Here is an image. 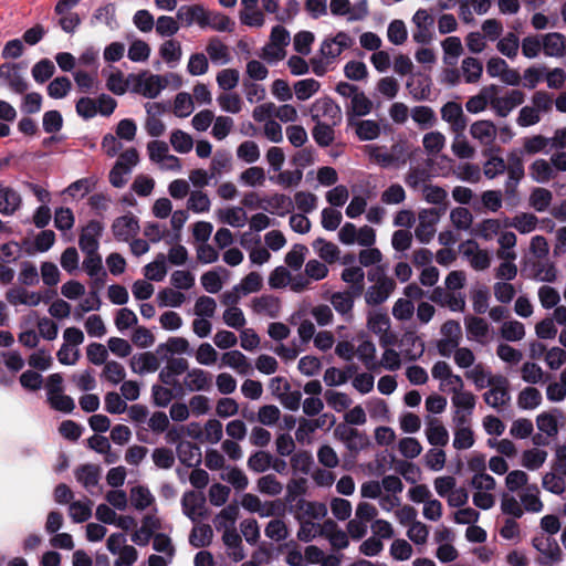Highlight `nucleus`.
<instances>
[{"label": "nucleus", "mask_w": 566, "mask_h": 566, "mask_svg": "<svg viewBox=\"0 0 566 566\" xmlns=\"http://www.w3.org/2000/svg\"><path fill=\"white\" fill-rule=\"evenodd\" d=\"M472 502L480 510L489 511L496 503V481L491 474L472 475L470 480Z\"/></svg>", "instance_id": "nucleus-1"}, {"label": "nucleus", "mask_w": 566, "mask_h": 566, "mask_svg": "<svg viewBox=\"0 0 566 566\" xmlns=\"http://www.w3.org/2000/svg\"><path fill=\"white\" fill-rule=\"evenodd\" d=\"M368 280L375 283L365 293V300L369 305L384 303L396 286L395 281L385 274L381 266L370 270L368 272Z\"/></svg>", "instance_id": "nucleus-2"}, {"label": "nucleus", "mask_w": 566, "mask_h": 566, "mask_svg": "<svg viewBox=\"0 0 566 566\" xmlns=\"http://www.w3.org/2000/svg\"><path fill=\"white\" fill-rule=\"evenodd\" d=\"M132 92L146 98H156L168 85V78L164 75L142 72L129 74Z\"/></svg>", "instance_id": "nucleus-3"}, {"label": "nucleus", "mask_w": 566, "mask_h": 566, "mask_svg": "<svg viewBox=\"0 0 566 566\" xmlns=\"http://www.w3.org/2000/svg\"><path fill=\"white\" fill-rule=\"evenodd\" d=\"M465 378L479 389H506L507 380L500 374H493L489 366L478 363L464 373Z\"/></svg>", "instance_id": "nucleus-4"}, {"label": "nucleus", "mask_w": 566, "mask_h": 566, "mask_svg": "<svg viewBox=\"0 0 566 566\" xmlns=\"http://www.w3.org/2000/svg\"><path fill=\"white\" fill-rule=\"evenodd\" d=\"M367 328L379 339L381 347L394 346L397 343V335L390 331V319L381 312H369L367 315Z\"/></svg>", "instance_id": "nucleus-5"}, {"label": "nucleus", "mask_w": 566, "mask_h": 566, "mask_svg": "<svg viewBox=\"0 0 566 566\" xmlns=\"http://www.w3.org/2000/svg\"><path fill=\"white\" fill-rule=\"evenodd\" d=\"M524 101V92L520 90H511L502 96H497L495 93H492V96H490V106L497 116L506 117L514 108L522 105Z\"/></svg>", "instance_id": "nucleus-6"}, {"label": "nucleus", "mask_w": 566, "mask_h": 566, "mask_svg": "<svg viewBox=\"0 0 566 566\" xmlns=\"http://www.w3.org/2000/svg\"><path fill=\"white\" fill-rule=\"evenodd\" d=\"M419 222L415 229V235L421 243H429L434 234L440 220V212L437 209H423L418 216Z\"/></svg>", "instance_id": "nucleus-7"}, {"label": "nucleus", "mask_w": 566, "mask_h": 566, "mask_svg": "<svg viewBox=\"0 0 566 566\" xmlns=\"http://www.w3.org/2000/svg\"><path fill=\"white\" fill-rule=\"evenodd\" d=\"M357 340L358 344L356 346L355 357L368 370H377L379 368V364L375 343L364 332L357 335Z\"/></svg>", "instance_id": "nucleus-8"}, {"label": "nucleus", "mask_w": 566, "mask_h": 566, "mask_svg": "<svg viewBox=\"0 0 566 566\" xmlns=\"http://www.w3.org/2000/svg\"><path fill=\"white\" fill-rule=\"evenodd\" d=\"M441 118L449 125L450 130L457 135L463 134L468 125L463 108L457 102H448L441 107Z\"/></svg>", "instance_id": "nucleus-9"}, {"label": "nucleus", "mask_w": 566, "mask_h": 566, "mask_svg": "<svg viewBox=\"0 0 566 566\" xmlns=\"http://www.w3.org/2000/svg\"><path fill=\"white\" fill-rule=\"evenodd\" d=\"M461 252L475 271H484L491 264L490 253L481 249L473 240L463 242L461 244Z\"/></svg>", "instance_id": "nucleus-10"}, {"label": "nucleus", "mask_w": 566, "mask_h": 566, "mask_svg": "<svg viewBox=\"0 0 566 566\" xmlns=\"http://www.w3.org/2000/svg\"><path fill=\"white\" fill-rule=\"evenodd\" d=\"M312 118L318 123L326 119L325 123L337 124L342 118L340 108L331 98H318L311 107Z\"/></svg>", "instance_id": "nucleus-11"}, {"label": "nucleus", "mask_w": 566, "mask_h": 566, "mask_svg": "<svg viewBox=\"0 0 566 566\" xmlns=\"http://www.w3.org/2000/svg\"><path fill=\"white\" fill-rule=\"evenodd\" d=\"M412 23L417 30L412 33L415 42L427 44L432 40V27L434 19L426 9H419L412 17Z\"/></svg>", "instance_id": "nucleus-12"}, {"label": "nucleus", "mask_w": 566, "mask_h": 566, "mask_svg": "<svg viewBox=\"0 0 566 566\" xmlns=\"http://www.w3.org/2000/svg\"><path fill=\"white\" fill-rule=\"evenodd\" d=\"M188 369V361L185 358H169L159 371V379L166 386H179L180 378Z\"/></svg>", "instance_id": "nucleus-13"}, {"label": "nucleus", "mask_w": 566, "mask_h": 566, "mask_svg": "<svg viewBox=\"0 0 566 566\" xmlns=\"http://www.w3.org/2000/svg\"><path fill=\"white\" fill-rule=\"evenodd\" d=\"M252 312L262 317L277 318L281 315V301L271 294H263L251 301Z\"/></svg>", "instance_id": "nucleus-14"}, {"label": "nucleus", "mask_w": 566, "mask_h": 566, "mask_svg": "<svg viewBox=\"0 0 566 566\" xmlns=\"http://www.w3.org/2000/svg\"><path fill=\"white\" fill-rule=\"evenodd\" d=\"M139 231L138 219L133 213L118 217L112 224V232L116 240L127 242Z\"/></svg>", "instance_id": "nucleus-15"}, {"label": "nucleus", "mask_w": 566, "mask_h": 566, "mask_svg": "<svg viewBox=\"0 0 566 566\" xmlns=\"http://www.w3.org/2000/svg\"><path fill=\"white\" fill-rule=\"evenodd\" d=\"M103 232V226L99 221H90L81 231L78 245L83 253L98 251L99 238Z\"/></svg>", "instance_id": "nucleus-16"}, {"label": "nucleus", "mask_w": 566, "mask_h": 566, "mask_svg": "<svg viewBox=\"0 0 566 566\" xmlns=\"http://www.w3.org/2000/svg\"><path fill=\"white\" fill-rule=\"evenodd\" d=\"M146 108V120H145V129L151 137H159L161 136L165 130L166 126L160 119V116L165 112V107L156 102H148L145 104Z\"/></svg>", "instance_id": "nucleus-17"}, {"label": "nucleus", "mask_w": 566, "mask_h": 566, "mask_svg": "<svg viewBox=\"0 0 566 566\" xmlns=\"http://www.w3.org/2000/svg\"><path fill=\"white\" fill-rule=\"evenodd\" d=\"M205 496L195 491H188L182 495V513L192 522H198L205 515Z\"/></svg>", "instance_id": "nucleus-18"}, {"label": "nucleus", "mask_w": 566, "mask_h": 566, "mask_svg": "<svg viewBox=\"0 0 566 566\" xmlns=\"http://www.w3.org/2000/svg\"><path fill=\"white\" fill-rule=\"evenodd\" d=\"M470 135L481 146L491 147L496 139L497 128L493 122L481 119L471 124Z\"/></svg>", "instance_id": "nucleus-19"}, {"label": "nucleus", "mask_w": 566, "mask_h": 566, "mask_svg": "<svg viewBox=\"0 0 566 566\" xmlns=\"http://www.w3.org/2000/svg\"><path fill=\"white\" fill-rule=\"evenodd\" d=\"M334 433L348 450L354 452L364 449L368 443L367 438L363 433L348 424L337 426Z\"/></svg>", "instance_id": "nucleus-20"}, {"label": "nucleus", "mask_w": 566, "mask_h": 566, "mask_svg": "<svg viewBox=\"0 0 566 566\" xmlns=\"http://www.w3.org/2000/svg\"><path fill=\"white\" fill-rule=\"evenodd\" d=\"M353 39L346 32H338L334 38L326 39L321 45V53L326 60H335L342 52L348 49Z\"/></svg>", "instance_id": "nucleus-21"}, {"label": "nucleus", "mask_w": 566, "mask_h": 566, "mask_svg": "<svg viewBox=\"0 0 566 566\" xmlns=\"http://www.w3.org/2000/svg\"><path fill=\"white\" fill-rule=\"evenodd\" d=\"M157 355L163 359L174 358V355H190L192 353L189 342L185 337H169L156 348Z\"/></svg>", "instance_id": "nucleus-22"}, {"label": "nucleus", "mask_w": 566, "mask_h": 566, "mask_svg": "<svg viewBox=\"0 0 566 566\" xmlns=\"http://www.w3.org/2000/svg\"><path fill=\"white\" fill-rule=\"evenodd\" d=\"M432 377L440 381L441 387L448 389H462L463 380L459 375L453 374L450 365L446 361H438L431 370Z\"/></svg>", "instance_id": "nucleus-23"}, {"label": "nucleus", "mask_w": 566, "mask_h": 566, "mask_svg": "<svg viewBox=\"0 0 566 566\" xmlns=\"http://www.w3.org/2000/svg\"><path fill=\"white\" fill-rule=\"evenodd\" d=\"M534 547L541 553L542 564L553 565L559 563L563 558V552L556 541L548 537H541L534 539Z\"/></svg>", "instance_id": "nucleus-24"}, {"label": "nucleus", "mask_w": 566, "mask_h": 566, "mask_svg": "<svg viewBox=\"0 0 566 566\" xmlns=\"http://www.w3.org/2000/svg\"><path fill=\"white\" fill-rule=\"evenodd\" d=\"M6 298L12 306L25 305L33 307L40 304L42 295L21 286H13L7 291Z\"/></svg>", "instance_id": "nucleus-25"}, {"label": "nucleus", "mask_w": 566, "mask_h": 566, "mask_svg": "<svg viewBox=\"0 0 566 566\" xmlns=\"http://www.w3.org/2000/svg\"><path fill=\"white\" fill-rule=\"evenodd\" d=\"M263 211L284 217L293 210V200L284 193H273L263 197Z\"/></svg>", "instance_id": "nucleus-26"}, {"label": "nucleus", "mask_w": 566, "mask_h": 566, "mask_svg": "<svg viewBox=\"0 0 566 566\" xmlns=\"http://www.w3.org/2000/svg\"><path fill=\"white\" fill-rule=\"evenodd\" d=\"M539 226V219L531 212H518L513 218L504 219V228H514L521 234H528Z\"/></svg>", "instance_id": "nucleus-27"}, {"label": "nucleus", "mask_w": 566, "mask_h": 566, "mask_svg": "<svg viewBox=\"0 0 566 566\" xmlns=\"http://www.w3.org/2000/svg\"><path fill=\"white\" fill-rule=\"evenodd\" d=\"M424 434L428 442L437 448H442L447 446L449 441L448 430L437 418H427Z\"/></svg>", "instance_id": "nucleus-28"}, {"label": "nucleus", "mask_w": 566, "mask_h": 566, "mask_svg": "<svg viewBox=\"0 0 566 566\" xmlns=\"http://www.w3.org/2000/svg\"><path fill=\"white\" fill-rule=\"evenodd\" d=\"M468 339L485 344L489 339L490 325L484 318L469 316L464 319Z\"/></svg>", "instance_id": "nucleus-29"}, {"label": "nucleus", "mask_w": 566, "mask_h": 566, "mask_svg": "<svg viewBox=\"0 0 566 566\" xmlns=\"http://www.w3.org/2000/svg\"><path fill=\"white\" fill-rule=\"evenodd\" d=\"M206 8L202 4H185L177 10L176 18L185 27L197 24L203 29Z\"/></svg>", "instance_id": "nucleus-30"}, {"label": "nucleus", "mask_w": 566, "mask_h": 566, "mask_svg": "<svg viewBox=\"0 0 566 566\" xmlns=\"http://www.w3.org/2000/svg\"><path fill=\"white\" fill-rule=\"evenodd\" d=\"M216 217L220 223L232 228H243L248 222V214L242 207H226L216 211Z\"/></svg>", "instance_id": "nucleus-31"}, {"label": "nucleus", "mask_w": 566, "mask_h": 566, "mask_svg": "<svg viewBox=\"0 0 566 566\" xmlns=\"http://www.w3.org/2000/svg\"><path fill=\"white\" fill-rule=\"evenodd\" d=\"M541 492L536 484L527 485L518 492V497L524 509V513H541L544 510V503L539 496Z\"/></svg>", "instance_id": "nucleus-32"}, {"label": "nucleus", "mask_w": 566, "mask_h": 566, "mask_svg": "<svg viewBox=\"0 0 566 566\" xmlns=\"http://www.w3.org/2000/svg\"><path fill=\"white\" fill-rule=\"evenodd\" d=\"M399 347L403 357L410 360L419 358L424 352L423 340L412 332L402 335Z\"/></svg>", "instance_id": "nucleus-33"}, {"label": "nucleus", "mask_w": 566, "mask_h": 566, "mask_svg": "<svg viewBox=\"0 0 566 566\" xmlns=\"http://www.w3.org/2000/svg\"><path fill=\"white\" fill-rule=\"evenodd\" d=\"M239 516V507L237 505L230 504L222 509L214 517L213 524L217 531L222 532V534L237 532L235 522Z\"/></svg>", "instance_id": "nucleus-34"}, {"label": "nucleus", "mask_w": 566, "mask_h": 566, "mask_svg": "<svg viewBox=\"0 0 566 566\" xmlns=\"http://www.w3.org/2000/svg\"><path fill=\"white\" fill-rule=\"evenodd\" d=\"M543 52L546 56L562 57L565 54L566 39L559 32L541 35Z\"/></svg>", "instance_id": "nucleus-35"}, {"label": "nucleus", "mask_w": 566, "mask_h": 566, "mask_svg": "<svg viewBox=\"0 0 566 566\" xmlns=\"http://www.w3.org/2000/svg\"><path fill=\"white\" fill-rule=\"evenodd\" d=\"M133 373L138 375L154 373L159 367L158 358L150 352L134 355L129 360Z\"/></svg>", "instance_id": "nucleus-36"}, {"label": "nucleus", "mask_w": 566, "mask_h": 566, "mask_svg": "<svg viewBox=\"0 0 566 566\" xmlns=\"http://www.w3.org/2000/svg\"><path fill=\"white\" fill-rule=\"evenodd\" d=\"M0 80L7 82L9 87L15 93H23L28 88V84L20 75L17 65L4 63L0 65Z\"/></svg>", "instance_id": "nucleus-37"}, {"label": "nucleus", "mask_w": 566, "mask_h": 566, "mask_svg": "<svg viewBox=\"0 0 566 566\" xmlns=\"http://www.w3.org/2000/svg\"><path fill=\"white\" fill-rule=\"evenodd\" d=\"M531 178L538 184H547L556 177L551 159L538 158L528 167Z\"/></svg>", "instance_id": "nucleus-38"}, {"label": "nucleus", "mask_w": 566, "mask_h": 566, "mask_svg": "<svg viewBox=\"0 0 566 566\" xmlns=\"http://www.w3.org/2000/svg\"><path fill=\"white\" fill-rule=\"evenodd\" d=\"M124 398L117 391H108L105 397L106 410L111 413H122L126 410V401L136 400L139 391H123Z\"/></svg>", "instance_id": "nucleus-39"}, {"label": "nucleus", "mask_w": 566, "mask_h": 566, "mask_svg": "<svg viewBox=\"0 0 566 566\" xmlns=\"http://www.w3.org/2000/svg\"><path fill=\"white\" fill-rule=\"evenodd\" d=\"M76 480L91 493L97 492L99 481V470L97 467L86 464L78 468L75 472Z\"/></svg>", "instance_id": "nucleus-40"}, {"label": "nucleus", "mask_w": 566, "mask_h": 566, "mask_svg": "<svg viewBox=\"0 0 566 566\" xmlns=\"http://www.w3.org/2000/svg\"><path fill=\"white\" fill-rule=\"evenodd\" d=\"M91 24H105L109 30H116L118 22L116 20V7L114 3H107L97 8L92 18Z\"/></svg>", "instance_id": "nucleus-41"}, {"label": "nucleus", "mask_w": 566, "mask_h": 566, "mask_svg": "<svg viewBox=\"0 0 566 566\" xmlns=\"http://www.w3.org/2000/svg\"><path fill=\"white\" fill-rule=\"evenodd\" d=\"M233 25V21L226 14L206 9L203 29L211 28L218 32H230Z\"/></svg>", "instance_id": "nucleus-42"}, {"label": "nucleus", "mask_w": 566, "mask_h": 566, "mask_svg": "<svg viewBox=\"0 0 566 566\" xmlns=\"http://www.w3.org/2000/svg\"><path fill=\"white\" fill-rule=\"evenodd\" d=\"M177 457L187 467H195L201 462L200 448L189 441L177 444Z\"/></svg>", "instance_id": "nucleus-43"}, {"label": "nucleus", "mask_w": 566, "mask_h": 566, "mask_svg": "<svg viewBox=\"0 0 566 566\" xmlns=\"http://www.w3.org/2000/svg\"><path fill=\"white\" fill-rule=\"evenodd\" d=\"M517 243V237L512 231H502L497 235L499 249L496 251L497 259H516L517 254L514 250Z\"/></svg>", "instance_id": "nucleus-44"}, {"label": "nucleus", "mask_w": 566, "mask_h": 566, "mask_svg": "<svg viewBox=\"0 0 566 566\" xmlns=\"http://www.w3.org/2000/svg\"><path fill=\"white\" fill-rule=\"evenodd\" d=\"M206 50L213 64L224 65L231 60L229 48L218 38L210 39Z\"/></svg>", "instance_id": "nucleus-45"}, {"label": "nucleus", "mask_w": 566, "mask_h": 566, "mask_svg": "<svg viewBox=\"0 0 566 566\" xmlns=\"http://www.w3.org/2000/svg\"><path fill=\"white\" fill-rule=\"evenodd\" d=\"M227 275L228 271L224 268L208 271L201 275V285L209 293H218L222 289Z\"/></svg>", "instance_id": "nucleus-46"}, {"label": "nucleus", "mask_w": 566, "mask_h": 566, "mask_svg": "<svg viewBox=\"0 0 566 566\" xmlns=\"http://www.w3.org/2000/svg\"><path fill=\"white\" fill-rule=\"evenodd\" d=\"M505 171H507L509 175L505 184L506 190H513L524 176V167L516 153L509 155V165H506Z\"/></svg>", "instance_id": "nucleus-47"}, {"label": "nucleus", "mask_w": 566, "mask_h": 566, "mask_svg": "<svg viewBox=\"0 0 566 566\" xmlns=\"http://www.w3.org/2000/svg\"><path fill=\"white\" fill-rule=\"evenodd\" d=\"M156 300L159 307H180L187 297L175 287H165L157 293Z\"/></svg>", "instance_id": "nucleus-48"}, {"label": "nucleus", "mask_w": 566, "mask_h": 566, "mask_svg": "<svg viewBox=\"0 0 566 566\" xmlns=\"http://www.w3.org/2000/svg\"><path fill=\"white\" fill-rule=\"evenodd\" d=\"M504 227V220L500 219H485L479 222L474 229V234L485 241H491L497 237Z\"/></svg>", "instance_id": "nucleus-49"}, {"label": "nucleus", "mask_w": 566, "mask_h": 566, "mask_svg": "<svg viewBox=\"0 0 566 566\" xmlns=\"http://www.w3.org/2000/svg\"><path fill=\"white\" fill-rule=\"evenodd\" d=\"M21 205L20 195L11 188L0 187V213L10 216Z\"/></svg>", "instance_id": "nucleus-50"}, {"label": "nucleus", "mask_w": 566, "mask_h": 566, "mask_svg": "<svg viewBox=\"0 0 566 566\" xmlns=\"http://www.w3.org/2000/svg\"><path fill=\"white\" fill-rule=\"evenodd\" d=\"M221 365L245 375L250 370L247 357L239 350H230L221 356Z\"/></svg>", "instance_id": "nucleus-51"}, {"label": "nucleus", "mask_w": 566, "mask_h": 566, "mask_svg": "<svg viewBox=\"0 0 566 566\" xmlns=\"http://www.w3.org/2000/svg\"><path fill=\"white\" fill-rule=\"evenodd\" d=\"M443 50V61L446 64L454 65L463 52V46L460 38L448 36L441 43Z\"/></svg>", "instance_id": "nucleus-52"}, {"label": "nucleus", "mask_w": 566, "mask_h": 566, "mask_svg": "<svg viewBox=\"0 0 566 566\" xmlns=\"http://www.w3.org/2000/svg\"><path fill=\"white\" fill-rule=\"evenodd\" d=\"M532 279L537 282L554 283L557 280V270L549 261H538L533 265Z\"/></svg>", "instance_id": "nucleus-53"}, {"label": "nucleus", "mask_w": 566, "mask_h": 566, "mask_svg": "<svg viewBox=\"0 0 566 566\" xmlns=\"http://www.w3.org/2000/svg\"><path fill=\"white\" fill-rule=\"evenodd\" d=\"M222 541L227 547V554L233 562H240L245 557L242 541L238 532L222 534Z\"/></svg>", "instance_id": "nucleus-54"}, {"label": "nucleus", "mask_w": 566, "mask_h": 566, "mask_svg": "<svg viewBox=\"0 0 566 566\" xmlns=\"http://www.w3.org/2000/svg\"><path fill=\"white\" fill-rule=\"evenodd\" d=\"M496 87L491 85L481 91L480 94L474 95L465 103V108L471 114H478L483 112L488 105H490V96L495 93Z\"/></svg>", "instance_id": "nucleus-55"}, {"label": "nucleus", "mask_w": 566, "mask_h": 566, "mask_svg": "<svg viewBox=\"0 0 566 566\" xmlns=\"http://www.w3.org/2000/svg\"><path fill=\"white\" fill-rule=\"evenodd\" d=\"M132 87L129 75L126 77L119 70L113 71L106 77V87L115 95H124Z\"/></svg>", "instance_id": "nucleus-56"}, {"label": "nucleus", "mask_w": 566, "mask_h": 566, "mask_svg": "<svg viewBox=\"0 0 566 566\" xmlns=\"http://www.w3.org/2000/svg\"><path fill=\"white\" fill-rule=\"evenodd\" d=\"M101 376L109 385L117 386L124 381L126 377V370L120 363L116 360H109L104 365Z\"/></svg>", "instance_id": "nucleus-57"}, {"label": "nucleus", "mask_w": 566, "mask_h": 566, "mask_svg": "<svg viewBox=\"0 0 566 566\" xmlns=\"http://www.w3.org/2000/svg\"><path fill=\"white\" fill-rule=\"evenodd\" d=\"M283 489V483L274 474L262 475L256 481V490L268 496H277Z\"/></svg>", "instance_id": "nucleus-58"}, {"label": "nucleus", "mask_w": 566, "mask_h": 566, "mask_svg": "<svg viewBox=\"0 0 566 566\" xmlns=\"http://www.w3.org/2000/svg\"><path fill=\"white\" fill-rule=\"evenodd\" d=\"M211 377L209 373L193 368L184 376L185 389H205L210 385Z\"/></svg>", "instance_id": "nucleus-59"}, {"label": "nucleus", "mask_w": 566, "mask_h": 566, "mask_svg": "<svg viewBox=\"0 0 566 566\" xmlns=\"http://www.w3.org/2000/svg\"><path fill=\"white\" fill-rule=\"evenodd\" d=\"M167 274V264L165 254H158L157 258L144 268V275L149 281L161 282Z\"/></svg>", "instance_id": "nucleus-60"}, {"label": "nucleus", "mask_w": 566, "mask_h": 566, "mask_svg": "<svg viewBox=\"0 0 566 566\" xmlns=\"http://www.w3.org/2000/svg\"><path fill=\"white\" fill-rule=\"evenodd\" d=\"M553 200V193L545 188H535L530 195L528 205L537 212H544L548 209Z\"/></svg>", "instance_id": "nucleus-61"}, {"label": "nucleus", "mask_w": 566, "mask_h": 566, "mask_svg": "<svg viewBox=\"0 0 566 566\" xmlns=\"http://www.w3.org/2000/svg\"><path fill=\"white\" fill-rule=\"evenodd\" d=\"M547 452L545 450L533 448L525 450L522 454L521 464L527 470H538L546 461Z\"/></svg>", "instance_id": "nucleus-62"}, {"label": "nucleus", "mask_w": 566, "mask_h": 566, "mask_svg": "<svg viewBox=\"0 0 566 566\" xmlns=\"http://www.w3.org/2000/svg\"><path fill=\"white\" fill-rule=\"evenodd\" d=\"M353 125L360 140H373L380 135V126L376 120L361 119L355 122Z\"/></svg>", "instance_id": "nucleus-63"}, {"label": "nucleus", "mask_w": 566, "mask_h": 566, "mask_svg": "<svg viewBox=\"0 0 566 566\" xmlns=\"http://www.w3.org/2000/svg\"><path fill=\"white\" fill-rule=\"evenodd\" d=\"M212 536L213 532L210 525L197 524L189 535V543L197 548L205 547L211 543Z\"/></svg>", "instance_id": "nucleus-64"}]
</instances>
